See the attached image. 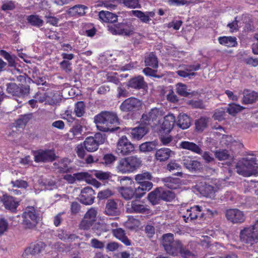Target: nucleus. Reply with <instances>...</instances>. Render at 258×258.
<instances>
[{
	"label": "nucleus",
	"instance_id": "nucleus-41",
	"mask_svg": "<svg viewBox=\"0 0 258 258\" xmlns=\"http://www.w3.org/2000/svg\"><path fill=\"white\" fill-rule=\"evenodd\" d=\"M200 66L198 64L197 66H192L190 67V69L186 70V71L179 70L177 72V74L182 77H188L190 78L191 77L195 75V73H189L190 71H197L200 69Z\"/></svg>",
	"mask_w": 258,
	"mask_h": 258
},
{
	"label": "nucleus",
	"instance_id": "nucleus-45",
	"mask_svg": "<svg viewBox=\"0 0 258 258\" xmlns=\"http://www.w3.org/2000/svg\"><path fill=\"white\" fill-rule=\"evenodd\" d=\"M161 200L167 202L172 201L175 197V194L169 190H165L160 188Z\"/></svg>",
	"mask_w": 258,
	"mask_h": 258
},
{
	"label": "nucleus",
	"instance_id": "nucleus-56",
	"mask_svg": "<svg viewBox=\"0 0 258 258\" xmlns=\"http://www.w3.org/2000/svg\"><path fill=\"white\" fill-rule=\"evenodd\" d=\"M112 191L109 189H106L100 191L97 195V198L99 200L107 199L112 196Z\"/></svg>",
	"mask_w": 258,
	"mask_h": 258
},
{
	"label": "nucleus",
	"instance_id": "nucleus-10",
	"mask_svg": "<svg viewBox=\"0 0 258 258\" xmlns=\"http://www.w3.org/2000/svg\"><path fill=\"white\" fill-rule=\"evenodd\" d=\"M142 102L139 99L131 97L125 99L119 106L120 109L123 112L135 111L140 109Z\"/></svg>",
	"mask_w": 258,
	"mask_h": 258
},
{
	"label": "nucleus",
	"instance_id": "nucleus-30",
	"mask_svg": "<svg viewBox=\"0 0 258 258\" xmlns=\"http://www.w3.org/2000/svg\"><path fill=\"white\" fill-rule=\"evenodd\" d=\"M258 94L257 93L248 90H245L243 91V103L246 104H251L257 99Z\"/></svg>",
	"mask_w": 258,
	"mask_h": 258
},
{
	"label": "nucleus",
	"instance_id": "nucleus-44",
	"mask_svg": "<svg viewBox=\"0 0 258 258\" xmlns=\"http://www.w3.org/2000/svg\"><path fill=\"white\" fill-rule=\"evenodd\" d=\"M156 143L155 142H148L142 144L140 147V151L142 152H148L153 150L156 146Z\"/></svg>",
	"mask_w": 258,
	"mask_h": 258
},
{
	"label": "nucleus",
	"instance_id": "nucleus-22",
	"mask_svg": "<svg viewBox=\"0 0 258 258\" xmlns=\"http://www.w3.org/2000/svg\"><path fill=\"white\" fill-rule=\"evenodd\" d=\"M130 15L137 17L143 23H148L151 20V18L154 16L155 13L153 12H143L139 10H132Z\"/></svg>",
	"mask_w": 258,
	"mask_h": 258
},
{
	"label": "nucleus",
	"instance_id": "nucleus-24",
	"mask_svg": "<svg viewBox=\"0 0 258 258\" xmlns=\"http://www.w3.org/2000/svg\"><path fill=\"white\" fill-rule=\"evenodd\" d=\"M165 186L170 189H177L181 185L180 179L178 178L167 177L162 179Z\"/></svg>",
	"mask_w": 258,
	"mask_h": 258
},
{
	"label": "nucleus",
	"instance_id": "nucleus-35",
	"mask_svg": "<svg viewBox=\"0 0 258 258\" xmlns=\"http://www.w3.org/2000/svg\"><path fill=\"white\" fill-rule=\"evenodd\" d=\"M199 190L201 194L204 196L213 198L216 191L215 188L209 184H205L199 187Z\"/></svg>",
	"mask_w": 258,
	"mask_h": 258
},
{
	"label": "nucleus",
	"instance_id": "nucleus-27",
	"mask_svg": "<svg viewBox=\"0 0 258 258\" xmlns=\"http://www.w3.org/2000/svg\"><path fill=\"white\" fill-rule=\"evenodd\" d=\"M172 153L173 152L170 149L162 148L156 151L155 157L159 161H164L167 160Z\"/></svg>",
	"mask_w": 258,
	"mask_h": 258
},
{
	"label": "nucleus",
	"instance_id": "nucleus-29",
	"mask_svg": "<svg viewBox=\"0 0 258 258\" xmlns=\"http://www.w3.org/2000/svg\"><path fill=\"white\" fill-rule=\"evenodd\" d=\"M113 235L126 246L131 245V242L125 235L124 231L121 228H117L112 230Z\"/></svg>",
	"mask_w": 258,
	"mask_h": 258
},
{
	"label": "nucleus",
	"instance_id": "nucleus-42",
	"mask_svg": "<svg viewBox=\"0 0 258 258\" xmlns=\"http://www.w3.org/2000/svg\"><path fill=\"white\" fill-rule=\"evenodd\" d=\"M27 20L31 25L36 27H41L43 24V21L37 15H30Z\"/></svg>",
	"mask_w": 258,
	"mask_h": 258
},
{
	"label": "nucleus",
	"instance_id": "nucleus-33",
	"mask_svg": "<svg viewBox=\"0 0 258 258\" xmlns=\"http://www.w3.org/2000/svg\"><path fill=\"white\" fill-rule=\"evenodd\" d=\"M219 43L227 47H234L237 44L236 39L235 37L222 36L218 39Z\"/></svg>",
	"mask_w": 258,
	"mask_h": 258
},
{
	"label": "nucleus",
	"instance_id": "nucleus-59",
	"mask_svg": "<svg viewBox=\"0 0 258 258\" xmlns=\"http://www.w3.org/2000/svg\"><path fill=\"white\" fill-rule=\"evenodd\" d=\"M244 63L251 67H256L258 66V58L247 57L243 60Z\"/></svg>",
	"mask_w": 258,
	"mask_h": 258
},
{
	"label": "nucleus",
	"instance_id": "nucleus-2",
	"mask_svg": "<svg viewBox=\"0 0 258 258\" xmlns=\"http://www.w3.org/2000/svg\"><path fill=\"white\" fill-rule=\"evenodd\" d=\"M162 245L166 252L172 256L180 254L184 248L180 240L174 239V235L172 233H167L162 236Z\"/></svg>",
	"mask_w": 258,
	"mask_h": 258
},
{
	"label": "nucleus",
	"instance_id": "nucleus-20",
	"mask_svg": "<svg viewBox=\"0 0 258 258\" xmlns=\"http://www.w3.org/2000/svg\"><path fill=\"white\" fill-rule=\"evenodd\" d=\"M2 202L5 208L12 212L16 211L19 206V202L15 198L7 195L3 196Z\"/></svg>",
	"mask_w": 258,
	"mask_h": 258
},
{
	"label": "nucleus",
	"instance_id": "nucleus-16",
	"mask_svg": "<svg viewBox=\"0 0 258 258\" xmlns=\"http://www.w3.org/2000/svg\"><path fill=\"white\" fill-rule=\"evenodd\" d=\"M227 219L234 223H241L245 220L243 212L237 209H229L226 211Z\"/></svg>",
	"mask_w": 258,
	"mask_h": 258
},
{
	"label": "nucleus",
	"instance_id": "nucleus-25",
	"mask_svg": "<svg viewBox=\"0 0 258 258\" xmlns=\"http://www.w3.org/2000/svg\"><path fill=\"white\" fill-rule=\"evenodd\" d=\"M153 176L151 173L149 172L146 171L136 175L135 179L137 183L143 185L148 183H152L150 180H151Z\"/></svg>",
	"mask_w": 258,
	"mask_h": 258
},
{
	"label": "nucleus",
	"instance_id": "nucleus-50",
	"mask_svg": "<svg viewBox=\"0 0 258 258\" xmlns=\"http://www.w3.org/2000/svg\"><path fill=\"white\" fill-rule=\"evenodd\" d=\"M208 118L205 117H201L196 122V129L198 131H203L207 125Z\"/></svg>",
	"mask_w": 258,
	"mask_h": 258
},
{
	"label": "nucleus",
	"instance_id": "nucleus-54",
	"mask_svg": "<svg viewBox=\"0 0 258 258\" xmlns=\"http://www.w3.org/2000/svg\"><path fill=\"white\" fill-rule=\"evenodd\" d=\"M2 9L3 11L12 10L15 8V5L12 1L2 0Z\"/></svg>",
	"mask_w": 258,
	"mask_h": 258
},
{
	"label": "nucleus",
	"instance_id": "nucleus-39",
	"mask_svg": "<svg viewBox=\"0 0 258 258\" xmlns=\"http://www.w3.org/2000/svg\"><path fill=\"white\" fill-rule=\"evenodd\" d=\"M144 78L142 76H138L132 79L128 83V86L135 89H141L145 85Z\"/></svg>",
	"mask_w": 258,
	"mask_h": 258
},
{
	"label": "nucleus",
	"instance_id": "nucleus-7",
	"mask_svg": "<svg viewBox=\"0 0 258 258\" xmlns=\"http://www.w3.org/2000/svg\"><path fill=\"white\" fill-rule=\"evenodd\" d=\"M240 240L244 243L252 244L258 242V221L252 226L245 228L241 231Z\"/></svg>",
	"mask_w": 258,
	"mask_h": 258
},
{
	"label": "nucleus",
	"instance_id": "nucleus-5",
	"mask_svg": "<svg viewBox=\"0 0 258 258\" xmlns=\"http://www.w3.org/2000/svg\"><path fill=\"white\" fill-rule=\"evenodd\" d=\"M22 217L23 225L28 229L34 228L39 220V213L33 207H27L23 213Z\"/></svg>",
	"mask_w": 258,
	"mask_h": 258
},
{
	"label": "nucleus",
	"instance_id": "nucleus-48",
	"mask_svg": "<svg viewBox=\"0 0 258 258\" xmlns=\"http://www.w3.org/2000/svg\"><path fill=\"white\" fill-rule=\"evenodd\" d=\"M215 156L219 160H225L230 158V154L228 150H218L214 152Z\"/></svg>",
	"mask_w": 258,
	"mask_h": 258
},
{
	"label": "nucleus",
	"instance_id": "nucleus-23",
	"mask_svg": "<svg viewBox=\"0 0 258 258\" xmlns=\"http://www.w3.org/2000/svg\"><path fill=\"white\" fill-rule=\"evenodd\" d=\"M82 133V126L80 124H77L70 130L68 136L70 140L75 139L76 141H79L83 139Z\"/></svg>",
	"mask_w": 258,
	"mask_h": 258
},
{
	"label": "nucleus",
	"instance_id": "nucleus-37",
	"mask_svg": "<svg viewBox=\"0 0 258 258\" xmlns=\"http://www.w3.org/2000/svg\"><path fill=\"white\" fill-rule=\"evenodd\" d=\"M86 7L84 5H76L68 10V14L72 16H81L85 14Z\"/></svg>",
	"mask_w": 258,
	"mask_h": 258
},
{
	"label": "nucleus",
	"instance_id": "nucleus-31",
	"mask_svg": "<svg viewBox=\"0 0 258 258\" xmlns=\"http://www.w3.org/2000/svg\"><path fill=\"white\" fill-rule=\"evenodd\" d=\"M105 213L108 215H117L119 211L118 209L117 204L112 200L107 201L105 208Z\"/></svg>",
	"mask_w": 258,
	"mask_h": 258
},
{
	"label": "nucleus",
	"instance_id": "nucleus-58",
	"mask_svg": "<svg viewBox=\"0 0 258 258\" xmlns=\"http://www.w3.org/2000/svg\"><path fill=\"white\" fill-rule=\"evenodd\" d=\"M201 213H204L203 218H202V219L211 218L214 216L215 214L217 213L216 211L211 210L210 209L206 208L205 206L202 207V211Z\"/></svg>",
	"mask_w": 258,
	"mask_h": 258
},
{
	"label": "nucleus",
	"instance_id": "nucleus-19",
	"mask_svg": "<svg viewBox=\"0 0 258 258\" xmlns=\"http://www.w3.org/2000/svg\"><path fill=\"white\" fill-rule=\"evenodd\" d=\"M175 123V117L169 113L164 117L161 129L165 133H169L173 129Z\"/></svg>",
	"mask_w": 258,
	"mask_h": 258
},
{
	"label": "nucleus",
	"instance_id": "nucleus-21",
	"mask_svg": "<svg viewBox=\"0 0 258 258\" xmlns=\"http://www.w3.org/2000/svg\"><path fill=\"white\" fill-rule=\"evenodd\" d=\"M179 147L182 149L190 151V152L202 155L201 147L196 143L190 141H181L179 144Z\"/></svg>",
	"mask_w": 258,
	"mask_h": 258
},
{
	"label": "nucleus",
	"instance_id": "nucleus-4",
	"mask_svg": "<svg viewBox=\"0 0 258 258\" xmlns=\"http://www.w3.org/2000/svg\"><path fill=\"white\" fill-rule=\"evenodd\" d=\"M141 164V160L136 156H130L120 159L116 167L118 172L128 173L135 171Z\"/></svg>",
	"mask_w": 258,
	"mask_h": 258
},
{
	"label": "nucleus",
	"instance_id": "nucleus-32",
	"mask_svg": "<svg viewBox=\"0 0 258 258\" xmlns=\"http://www.w3.org/2000/svg\"><path fill=\"white\" fill-rule=\"evenodd\" d=\"M176 123L179 127L185 130L190 126V119L186 114L181 113L178 116Z\"/></svg>",
	"mask_w": 258,
	"mask_h": 258
},
{
	"label": "nucleus",
	"instance_id": "nucleus-18",
	"mask_svg": "<svg viewBox=\"0 0 258 258\" xmlns=\"http://www.w3.org/2000/svg\"><path fill=\"white\" fill-rule=\"evenodd\" d=\"M182 161L183 166L189 171L199 170L201 166V164L199 161L194 160L190 156H183Z\"/></svg>",
	"mask_w": 258,
	"mask_h": 258
},
{
	"label": "nucleus",
	"instance_id": "nucleus-49",
	"mask_svg": "<svg viewBox=\"0 0 258 258\" xmlns=\"http://www.w3.org/2000/svg\"><path fill=\"white\" fill-rule=\"evenodd\" d=\"M85 106L83 101H79L76 103L74 111L77 116H82L85 113Z\"/></svg>",
	"mask_w": 258,
	"mask_h": 258
},
{
	"label": "nucleus",
	"instance_id": "nucleus-62",
	"mask_svg": "<svg viewBox=\"0 0 258 258\" xmlns=\"http://www.w3.org/2000/svg\"><path fill=\"white\" fill-rule=\"evenodd\" d=\"M93 223V222L90 221V220H88L84 217L80 224V227L81 229L86 230L89 229L92 225Z\"/></svg>",
	"mask_w": 258,
	"mask_h": 258
},
{
	"label": "nucleus",
	"instance_id": "nucleus-36",
	"mask_svg": "<svg viewBox=\"0 0 258 258\" xmlns=\"http://www.w3.org/2000/svg\"><path fill=\"white\" fill-rule=\"evenodd\" d=\"M148 200L153 205L158 204L161 201L160 188H157L150 192L148 196Z\"/></svg>",
	"mask_w": 258,
	"mask_h": 258
},
{
	"label": "nucleus",
	"instance_id": "nucleus-43",
	"mask_svg": "<svg viewBox=\"0 0 258 258\" xmlns=\"http://www.w3.org/2000/svg\"><path fill=\"white\" fill-rule=\"evenodd\" d=\"M244 109V107L240 106L239 104L232 103L229 104L228 106L227 111V112L233 116L236 115L237 113L242 111Z\"/></svg>",
	"mask_w": 258,
	"mask_h": 258
},
{
	"label": "nucleus",
	"instance_id": "nucleus-34",
	"mask_svg": "<svg viewBox=\"0 0 258 258\" xmlns=\"http://www.w3.org/2000/svg\"><path fill=\"white\" fill-rule=\"evenodd\" d=\"M117 190L121 196L126 200L131 199L134 196V190L132 187L120 186L117 188Z\"/></svg>",
	"mask_w": 258,
	"mask_h": 258
},
{
	"label": "nucleus",
	"instance_id": "nucleus-46",
	"mask_svg": "<svg viewBox=\"0 0 258 258\" xmlns=\"http://www.w3.org/2000/svg\"><path fill=\"white\" fill-rule=\"evenodd\" d=\"M20 90L19 86L15 83L7 84V92L13 96L18 97Z\"/></svg>",
	"mask_w": 258,
	"mask_h": 258
},
{
	"label": "nucleus",
	"instance_id": "nucleus-40",
	"mask_svg": "<svg viewBox=\"0 0 258 258\" xmlns=\"http://www.w3.org/2000/svg\"><path fill=\"white\" fill-rule=\"evenodd\" d=\"M69 163L68 159H63L58 161L57 163L55 162L54 165L55 168L58 170L59 172H67L69 170Z\"/></svg>",
	"mask_w": 258,
	"mask_h": 258
},
{
	"label": "nucleus",
	"instance_id": "nucleus-38",
	"mask_svg": "<svg viewBox=\"0 0 258 258\" xmlns=\"http://www.w3.org/2000/svg\"><path fill=\"white\" fill-rule=\"evenodd\" d=\"M145 64L146 66H149L153 69H157L158 67V61L157 57L153 54L150 53L145 56Z\"/></svg>",
	"mask_w": 258,
	"mask_h": 258
},
{
	"label": "nucleus",
	"instance_id": "nucleus-15",
	"mask_svg": "<svg viewBox=\"0 0 258 258\" xmlns=\"http://www.w3.org/2000/svg\"><path fill=\"white\" fill-rule=\"evenodd\" d=\"M95 192L90 186L82 189L79 197L80 201L85 205H91L94 202Z\"/></svg>",
	"mask_w": 258,
	"mask_h": 258
},
{
	"label": "nucleus",
	"instance_id": "nucleus-28",
	"mask_svg": "<svg viewBox=\"0 0 258 258\" xmlns=\"http://www.w3.org/2000/svg\"><path fill=\"white\" fill-rule=\"evenodd\" d=\"M153 187L152 183H148L144 185H140L138 187L135 188L134 190V196L137 199H140L143 197L145 194L151 190Z\"/></svg>",
	"mask_w": 258,
	"mask_h": 258
},
{
	"label": "nucleus",
	"instance_id": "nucleus-52",
	"mask_svg": "<svg viewBox=\"0 0 258 258\" xmlns=\"http://www.w3.org/2000/svg\"><path fill=\"white\" fill-rule=\"evenodd\" d=\"M176 92L182 96H187L189 93L187 90V87L185 84L178 83L176 86Z\"/></svg>",
	"mask_w": 258,
	"mask_h": 258
},
{
	"label": "nucleus",
	"instance_id": "nucleus-11",
	"mask_svg": "<svg viewBox=\"0 0 258 258\" xmlns=\"http://www.w3.org/2000/svg\"><path fill=\"white\" fill-rule=\"evenodd\" d=\"M33 156L34 160L36 162L51 161L55 158V154L53 151L51 150H40L34 151Z\"/></svg>",
	"mask_w": 258,
	"mask_h": 258
},
{
	"label": "nucleus",
	"instance_id": "nucleus-14",
	"mask_svg": "<svg viewBox=\"0 0 258 258\" xmlns=\"http://www.w3.org/2000/svg\"><path fill=\"white\" fill-rule=\"evenodd\" d=\"M165 109L163 108H153L150 111L142 115V118L144 120L154 121H156L158 122L159 119L164 115Z\"/></svg>",
	"mask_w": 258,
	"mask_h": 258
},
{
	"label": "nucleus",
	"instance_id": "nucleus-17",
	"mask_svg": "<svg viewBox=\"0 0 258 258\" xmlns=\"http://www.w3.org/2000/svg\"><path fill=\"white\" fill-rule=\"evenodd\" d=\"M149 211L147 206L140 204L136 201H132L126 206V211L130 213H148Z\"/></svg>",
	"mask_w": 258,
	"mask_h": 258
},
{
	"label": "nucleus",
	"instance_id": "nucleus-1",
	"mask_svg": "<svg viewBox=\"0 0 258 258\" xmlns=\"http://www.w3.org/2000/svg\"><path fill=\"white\" fill-rule=\"evenodd\" d=\"M94 122L98 130L104 132H113L117 129L114 126L118 124V119L114 112L103 111L94 117Z\"/></svg>",
	"mask_w": 258,
	"mask_h": 258
},
{
	"label": "nucleus",
	"instance_id": "nucleus-64",
	"mask_svg": "<svg viewBox=\"0 0 258 258\" xmlns=\"http://www.w3.org/2000/svg\"><path fill=\"white\" fill-rule=\"evenodd\" d=\"M225 114V112L223 109H218L216 110L213 117L215 119L222 120L224 119Z\"/></svg>",
	"mask_w": 258,
	"mask_h": 258
},
{
	"label": "nucleus",
	"instance_id": "nucleus-9",
	"mask_svg": "<svg viewBox=\"0 0 258 258\" xmlns=\"http://www.w3.org/2000/svg\"><path fill=\"white\" fill-rule=\"evenodd\" d=\"M134 145L125 136H122L117 143L116 153L121 156L127 155L134 150Z\"/></svg>",
	"mask_w": 258,
	"mask_h": 258
},
{
	"label": "nucleus",
	"instance_id": "nucleus-8",
	"mask_svg": "<svg viewBox=\"0 0 258 258\" xmlns=\"http://www.w3.org/2000/svg\"><path fill=\"white\" fill-rule=\"evenodd\" d=\"M105 135L97 133L94 137H87L84 142V147L88 152H94L98 149L100 145L105 142Z\"/></svg>",
	"mask_w": 258,
	"mask_h": 258
},
{
	"label": "nucleus",
	"instance_id": "nucleus-47",
	"mask_svg": "<svg viewBox=\"0 0 258 258\" xmlns=\"http://www.w3.org/2000/svg\"><path fill=\"white\" fill-rule=\"evenodd\" d=\"M94 175L97 178L100 180L108 179L111 177V174L109 172H104L101 170H94L93 171Z\"/></svg>",
	"mask_w": 258,
	"mask_h": 258
},
{
	"label": "nucleus",
	"instance_id": "nucleus-26",
	"mask_svg": "<svg viewBox=\"0 0 258 258\" xmlns=\"http://www.w3.org/2000/svg\"><path fill=\"white\" fill-rule=\"evenodd\" d=\"M99 19L105 23H114L117 20V16L109 11H101L99 13Z\"/></svg>",
	"mask_w": 258,
	"mask_h": 258
},
{
	"label": "nucleus",
	"instance_id": "nucleus-6",
	"mask_svg": "<svg viewBox=\"0 0 258 258\" xmlns=\"http://www.w3.org/2000/svg\"><path fill=\"white\" fill-rule=\"evenodd\" d=\"M202 206H195L189 208H182L179 213L184 221L187 223L196 219H201L203 218L204 213H202Z\"/></svg>",
	"mask_w": 258,
	"mask_h": 258
},
{
	"label": "nucleus",
	"instance_id": "nucleus-3",
	"mask_svg": "<svg viewBox=\"0 0 258 258\" xmlns=\"http://www.w3.org/2000/svg\"><path fill=\"white\" fill-rule=\"evenodd\" d=\"M236 171L239 175L248 177L256 172L257 166L255 159L246 157L239 160L236 164Z\"/></svg>",
	"mask_w": 258,
	"mask_h": 258
},
{
	"label": "nucleus",
	"instance_id": "nucleus-13",
	"mask_svg": "<svg viewBox=\"0 0 258 258\" xmlns=\"http://www.w3.org/2000/svg\"><path fill=\"white\" fill-rule=\"evenodd\" d=\"M125 132L133 139L139 140L148 133V130L146 126L141 124L136 127L126 128Z\"/></svg>",
	"mask_w": 258,
	"mask_h": 258
},
{
	"label": "nucleus",
	"instance_id": "nucleus-60",
	"mask_svg": "<svg viewBox=\"0 0 258 258\" xmlns=\"http://www.w3.org/2000/svg\"><path fill=\"white\" fill-rule=\"evenodd\" d=\"M11 184L13 187L25 188L28 186V183L26 181L22 180H16L12 181Z\"/></svg>",
	"mask_w": 258,
	"mask_h": 258
},
{
	"label": "nucleus",
	"instance_id": "nucleus-53",
	"mask_svg": "<svg viewBox=\"0 0 258 258\" xmlns=\"http://www.w3.org/2000/svg\"><path fill=\"white\" fill-rule=\"evenodd\" d=\"M97 213L96 209L92 208L87 211L84 217H86V219L90 220V221L94 223L96 220Z\"/></svg>",
	"mask_w": 258,
	"mask_h": 258
},
{
	"label": "nucleus",
	"instance_id": "nucleus-61",
	"mask_svg": "<svg viewBox=\"0 0 258 258\" xmlns=\"http://www.w3.org/2000/svg\"><path fill=\"white\" fill-rule=\"evenodd\" d=\"M115 157L112 154H107L104 156L103 163L106 165H109L115 161Z\"/></svg>",
	"mask_w": 258,
	"mask_h": 258
},
{
	"label": "nucleus",
	"instance_id": "nucleus-63",
	"mask_svg": "<svg viewBox=\"0 0 258 258\" xmlns=\"http://www.w3.org/2000/svg\"><path fill=\"white\" fill-rule=\"evenodd\" d=\"M20 93H19V97H24L25 96L28 95L30 93V87L28 85L27 86H19Z\"/></svg>",
	"mask_w": 258,
	"mask_h": 258
},
{
	"label": "nucleus",
	"instance_id": "nucleus-51",
	"mask_svg": "<svg viewBox=\"0 0 258 258\" xmlns=\"http://www.w3.org/2000/svg\"><path fill=\"white\" fill-rule=\"evenodd\" d=\"M124 5L131 9L140 8L139 0H120Z\"/></svg>",
	"mask_w": 258,
	"mask_h": 258
},
{
	"label": "nucleus",
	"instance_id": "nucleus-55",
	"mask_svg": "<svg viewBox=\"0 0 258 258\" xmlns=\"http://www.w3.org/2000/svg\"><path fill=\"white\" fill-rule=\"evenodd\" d=\"M121 186L132 187L134 182L132 178L127 176H123L120 180Z\"/></svg>",
	"mask_w": 258,
	"mask_h": 258
},
{
	"label": "nucleus",
	"instance_id": "nucleus-57",
	"mask_svg": "<svg viewBox=\"0 0 258 258\" xmlns=\"http://www.w3.org/2000/svg\"><path fill=\"white\" fill-rule=\"evenodd\" d=\"M241 22L237 20V18H235V20L227 25L229 28L231 32H234L238 30V28L241 25Z\"/></svg>",
	"mask_w": 258,
	"mask_h": 258
},
{
	"label": "nucleus",
	"instance_id": "nucleus-12",
	"mask_svg": "<svg viewBox=\"0 0 258 258\" xmlns=\"http://www.w3.org/2000/svg\"><path fill=\"white\" fill-rule=\"evenodd\" d=\"M46 247V244L43 242H38L32 243L27 247L22 253V257L26 258L29 255H34L42 252Z\"/></svg>",
	"mask_w": 258,
	"mask_h": 258
}]
</instances>
